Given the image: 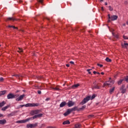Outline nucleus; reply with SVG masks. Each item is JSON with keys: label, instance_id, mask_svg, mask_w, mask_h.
I'll use <instances>...</instances> for the list:
<instances>
[{"label": "nucleus", "instance_id": "nucleus-1", "mask_svg": "<svg viewBox=\"0 0 128 128\" xmlns=\"http://www.w3.org/2000/svg\"><path fill=\"white\" fill-rule=\"evenodd\" d=\"M24 96H26L24 94L20 96V94H14L12 93H10L7 95V98L8 100H12V98H16V102H20V100H24Z\"/></svg>", "mask_w": 128, "mask_h": 128}, {"label": "nucleus", "instance_id": "nucleus-2", "mask_svg": "<svg viewBox=\"0 0 128 128\" xmlns=\"http://www.w3.org/2000/svg\"><path fill=\"white\" fill-rule=\"evenodd\" d=\"M96 98V94H93L92 96H86V98H84V100L80 102V104L81 106H84L85 104H86L88 100H92L94 98Z\"/></svg>", "mask_w": 128, "mask_h": 128}, {"label": "nucleus", "instance_id": "nucleus-3", "mask_svg": "<svg viewBox=\"0 0 128 128\" xmlns=\"http://www.w3.org/2000/svg\"><path fill=\"white\" fill-rule=\"evenodd\" d=\"M40 110H32L30 112V114L31 116H34V114H40Z\"/></svg>", "mask_w": 128, "mask_h": 128}, {"label": "nucleus", "instance_id": "nucleus-4", "mask_svg": "<svg viewBox=\"0 0 128 128\" xmlns=\"http://www.w3.org/2000/svg\"><path fill=\"white\" fill-rule=\"evenodd\" d=\"M40 106V104L38 103H33V104H25V106L28 108V106Z\"/></svg>", "mask_w": 128, "mask_h": 128}, {"label": "nucleus", "instance_id": "nucleus-5", "mask_svg": "<svg viewBox=\"0 0 128 128\" xmlns=\"http://www.w3.org/2000/svg\"><path fill=\"white\" fill-rule=\"evenodd\" d=\"M28 120H30V118H28L26 120H18L16 121V124H24L28 122Z\"/></svg>", "mask_w": 128, "mask_h": 128}, {"label": "nucleus", "instance_id": "nucleus-6", "mask_svg": "<svg viewBox=\"0 0 128 128\" xmlns=\"http://www.w3.org/2000/svg\"><path fill=\"white\" fill-rule=\"evenodd\" d=\"M42 114H38L34 116L33 117L29 118L30 120H34L35 118H42Z\"/></svg>", "mask_w": 128, "mask_h": 128}, {"label": "nucleus", "instance_id": "nucleus-7", "mask_svg": "<svg viewBox=\"0 0 128 128\" xmlns=\"http://www.w3.org/2000/svg\"><path fill=\"white\" fill-rule=\"evenodd\" d=\"M124 88H126L124 85H122V86L120 88V90L121 91L122 94H126V89Z\"/></svg>", "mask_w": 128, "mask_h": 128}, {"label": "nucleus", "instance_id": "nucleus-8", "mask_svg": "<svg viewBox=\"0 0 128 128\" xmlns=\"http://www.w3.org/2000/svg\"><path fill=\"white\" fill-rule=\"evenodd\" d=\"M93 84L94 85L92 87V90H100V86L98 84H96V82H94Z\"/></svg>", "mask_w": 128, "mask_h": 128}, {"label": "nucleus", "instance_id": "nucleus-9", "mask_svg": "<svg viewBox=\"0 0 128 128\" xmlns=\"http://www.w3.org/2000/svg\"><path fill=\"white\" fill-rule=\"evenodd\" d=\"M67 104L68 108H70L71 106H74V102L72 100H69Z\"/></svg>", "mask_w": 128, "mask_h": 128}, {"label": "nucleus", "instance_id": "nucleus-10", "mask_svg": "<svg viewBox=\"0 0 128 128\" xmlns=\"http://www.w3.org/2000/svg\"><path fill=\"white\" fill-rule=\"evenodd\" d=\"M17 112H16V111L12 112L10 114H8V118H10L11 116H16V114Z\"/></svg>", "mask_w": 128, "mask_h": 128}, {"label": "nucleus", "instance_id": "nucleus-11", "mask_svg": "<svg viewBox=\"0 0 128 128\" xmlns=\"http://www.w3.org/2000/svg\"><path fill=\"white\" fill-rule=\"evenodd\" d=\"M118 16L114 15V16H111V18L110 20L112 21L116 20H118Z\"/></svg>", "mask_w": 128, "mask_h": 128}, {"label": "nucleus", "instance_id": "nucleus-12", "mask_svg": "<svg viewBox=\"0 0 128 128\" xmlns=\"http://www.w3.org/2000/svg\"><path fill=\"white\" fill-rule=\"evenodd\" d=\"M70 112H70V108H68V109L67 111L64 114V116H68Z\"/></svg>", "mask_w": 128, "mask_h": 128}, {"label": "nucleus", "instance_id": "nucleus-13", "mask_svg": "<svg viewBox=\"0 0 128 128\" xmlns=\"http://www.w3.org/2000/svg\"><path fill=\"white\" fill-rule=\"evenodd\" d=\"M6 22H8V20H16V18H14L13 17H9L7 18L6 20Z\"/></svg>", "mask_w": 128, "mask_h": 128}, {"label": "nucleus", "instance_id": "nucleus-14", "mask_svg": "<svg viewBox=\"0 0 128 128\" xmlns=\"http://www.w3.org/2000/svg\"><path fill=\"white\" fill-rule=\"evenodd\" d=\"M6 123V120L4 119L0 120V124H4Z\"/></svg>", "mask_w": 128, "mask_h": 128}, {"label": "nucleus", "instance_id": "nucleus-15", "mask_svg": "<svg viewBox=\"0 0 128 128\" xmlns=\"http://www.w3.org/2000/svg\"><path fill=\"white\" fill-rule=\"evenodd\" d=\"M66 102H63L60 104V108H64V106H66Z\"/></svg>", "mask_w": 128, "mask_h": 128}, {"label": "nucleus", "instance_id": "nucleus-16", "mask_svg": "<svg viewBox=\"0 0 128 128\" xmlns=\"http://www.w3.org/2000/svg\"><path fill=\"white\" fill-rule=\"evenodd\" d=\"M78 110V107L77 106H74L72 108H70V112H74L76 110Z\"/></svg>", "mask_w": 128, "mask_h": 128}, {"label": "nucleus", "instance_id": "nucleus-17", "mask_svg": "<svg viewBox=\"0 0 128 128\" xmlns=\"http://www.w3.org/2000/svg\"><path fill=\"white\" fill-rule=\"evenodd\" d=\"M6 93V90L0 91V96H4Z\"/></svg>", "mask_w": 128, "mask_h": 128}, {"label": "nucleus", "instance_id": "nucleus-18", "mask_svg": "<svg viewBox=\"0 0 128 128\" xmlns=\"http://www.w3.org/2000/svg\"><path fill=\"white\" fill-rule=\"evenodd\" d=\"M106 84H110V86H112V84H114V80H108V81L106 82Z\"/></svg>", "mask_w": 128, "mask_h": 128}, {"label": "nucleus", "instance_id": "nucleus-19", "mask_svg": "<svg viewBox=\"0 0 128 128\" xmlns=\"http://www.w3.org/2000/svg\"><path fill=\"white\" fill-rule=\"evenodd\" d=\"M8 108H10V106L8 105L7 106L2 108V110H3L4 112V110H8Z\"/></svg>", "mask_w": 128, "mask_h": 128}, {"label": "nucleus", "instance_id": "nucleus-20", "mask_svg": "<svg viewBox=\"0 0 128 128\" xmlns=\"http://www.w3.org/2000/svg\"><path fill=\"white\" fill-rule=\"evenodd\" d=\"M70 124V120H67L66 121H64L62 122V124Z\"/></svg>", "mask_w": 128, "mask_h": 128}, {"label": "nucleus", "instance_id": "nucleus-21", "mask_svg": "<svg viewBox=\"0 0 128 128\" xmlns=\"http://www.w3.org/2000/svg\"><path fill=\"white\" fill-rule=\"evenodd\" d=\"M6 104V102L2 101L1 103H0V108H2Z\"/></svg>", "mask_w": 128, "mask_h": 128}, {"label": "nucleus", "instance_id": "nucleus-22", "mask_svg": "<svg viewBox=\"0 0 128 128\" xmlns=\"http://www.w3.org/2000/svg\"><path fill=\"white\" fill-rule=\"evenodd\" d=\"M78 86H80V84H74V85L72 86H71V88H78Z\"/></svg>", "mask_w": 128, "mask_h": 128}, {"label": "nucleus", "instance_id": "nucleus-23", "mask_svg": "<svg viewBox=\"0 0 128 128\" xmlns=\"http://www.w3.org/2000/svg\"><path fill=\"white\" fill-rule=\"evenodd\" d=\"M114 92V87H113L112 88H110V94H112V92Z\"/></svg>", "mask_w": 128, "mask_h": 128}, {"label": "nucleus", "instance_id": "nucleus-24", "mask_svg": "<svg viewBox=\"0 0 128 128\" xmlns=\"http://www.w3.org/2000/svg\"><path fill=\"white\" fill-rule=\"evenodd\" d=\"M52 90H60V89L58 88V86H56V88L52 87Z\"/></svg>", "mask_w": 128, "mask_h": 128}, {"label": "nucleus", "instance_id": "nucleus-25", "mask_svg": "<svg viewBox=\"0 0 128 128\" xmlns=\"http://www.w3.org/2000/svg\"><path fill=\"white\" fill-rule=\"evenodd\" d=\"M124 79H122L120 80L118 82V86H120V84H122V82H124Z\"/></svg>", "mask_w": 128, "mask_h": 128}, {"label": "nucleus", "instance_id": "nucleus-26", "mask_svg": "<svg viewBox=\"0 0 128 128\" xmlns=\"http://www.w3.org/2000/svg\"><path fill=\"white\" fill-rule=\"evenodd\" d=\"M27 128H32V124H28L26 125Z\"/></svg>", "mask_w": 128, "mask_h": 128}, {"label": "nucleus", "instance_id": "nucleus-27", "mask_svg": "<svg viewBox=\"0 0 128 128\" xmlns=\"http://www.w3.org/2000/svg\"><path fill=\"white\" fill-rule=\"evenodd\" d=\"M112 34L114 36V38H118V34H114V33L112 32Z\"/></svg>", "mask_w": 128, "mask_h": 128}, {"label": "nucleus", "instance_id": "nucleus-28", "mask_svg": "<svg viewBox=\"0 0 128 128\" xmlns=\"http://www.w3.org/2000/svg\"><path fill=\"white\" fill-rule=\"evenodd\" d=\"M106 62H112V60L110 59V58H106Z\"/></svg>", "mask_w": 128, "mask_h": 128}, {"label": "nucleus", "instance_id": "nucleus-29", "mask_svg": "<svg viewBox=\"0 0 128 128\" xmlns=\"http://www.w3.org/2000/svg\"><path fill=\"white\" fill-rule=\"evenodd\" d=\"M110 86V84H108V83H104L103 84V88H104V86Z\"/></svg>", "mask_w": 128, "mask_h": 128}, {"label": "nucleus", "instance_id": "nucleus-30", "mask_svg": "<svg viewBox=\"0 0 128 128\" xmlns=\"http://www.w3.org/2000/svg\"><path fill=\"white\" fill-rule=\"evenodd\" d=\"M8 28H16V30H18V28H16V26H10V25H9L8 26Z\"/></svg>", "mask_w": 128, "mask_h": 128}, {"label": "nucleus", "instance_id": "nucleus-31", "mask_svg": "<svg viewBox=\"0 0 128 128\" xmlns=\"http://www.w3.org/2000/svg\"><path fill=\"white\" fill-rule=\"evenodd\" d=\"M37 2L42 4L44 0H37Z\"/></svg>", "mask_w": 128, "mask_h": 128}, {"label": "nucleus", "instance_id": "nucleus-32", "mask_svg": "<svg viewBox=\"0 0 128 128\" xmlns=\"http://www.w3.org/2000/svg\"><path fill=\"white\" fill-rule=\"evenodd\" d=\"M36 126H38V123L32 124V128H36Z\"/></svg>", "mask_w": 128, "mask_h": 128}, {"label": "nucleus", "instance_id": "nucleus-33", "mask_svg": "<svg viewBox=\"0 0 128 128\" xmlns=\"http://www.w3.org/2000/svg\"><path fill=\"white\" fill-rule=\"evenodd\" d=\"M12 76H16V78H19V76H20L17 74H15L14 75H12Z\"/></svg>", "mask_w": 128, "mask_h": 128}, {"label": "nucleus", "instance_id": "nucleus-34", "mask_svg": "<svg viewBox=\"0 0 128 128\" xmlns=\"http://www.w3.org/2000/svg\"><path fill=\"white\" fill-rule=\"evenodd\" d=\"M90 70H92V69L87 70V72H88L89 74H92V72H90Z\"/></svg>", "mask_w": 128, "mask_h": 128}, {"label": "nucleus", "instance_id": "nucleus-35", "mask_svg": "<svg viewBox=\"0 0 128 128\" xmlns=\"http://www.w3.org/2000/svg\"><path fill=\"white\" fill-rule=\"evenodd\" d=\"M18 52H22V49L20 48H18Z\"/></svg>", "mask_w": 128, "mask_h": 128}, {"label": "nucleus", "instance_id": "nucleus-36", "mask_svg": "<svg viewBox=\"0 0 128 128\" xmlns=\"http://www.w3.org/2000/svg\"><path fill=\"white\" fill-rule=\"evenodd\" d=\"M86 108V106H83L81 108H80V110H84Z\"/></svg>", "mask_w": 128, "mask_h": 128}, {"label": "nucleus", "instance_id": "nucleus-37", "mask_svg": "<svg viewBox=\"0 0 128 128\" xmlns=\"http://www.w3.org/2000/svg\"><path fill=\"white\" fill-rule=\"evenodd\" d=\"M109 10H110V11H112L114 10V8H112L111 6H109Z\"/></svg>", "mask_w": 128, "mask_h": 128}, {"label": "nucleus", "instance_id": "nucleus-38", "mask_svg": "<svg viewBox=\"0 0 128 128\" xmlns=\"http://www.w3.org/2000/svg\"><path fill=\"white\" fill-rule=\"evenodd\" d=\"M97 66H100V68H102V66H103L102 64H97Z\"/></svg>", "mask_w": 128, "mask_h": 128}, {"label": "nucleus", "instance_id": "nucleus-39", "mask_svg": "<svg viewBox=\"0 0 128 128\" xmlns=\"http://www.w3.org/2000/svg\"><path fill=\"white\" fill-rule=\"evenodd\" d=\"M124 80L128 82V76H126V78H124Z\"/></svg>", "mask_w": 128, "mask_h": 128}, {"label": "nucleus", "instance_id": "nucleus-40", "mask_svg": "<svg viewBox=\"0 0 128 128\" xmlns=\"http://www.w3.org/2000/svg\"><path fill=\"white\" fill-rule=\"evenodd\" d=\"M123 38H124V40H128V37L124 35L123 36Z\"/></svg>", "mask_w": 128, "mask_h": 128}, {"label": "nucleus", "instance_id": "nucleus-41", "mask_svg": "<svg viewBox=\"0 0 128 128\" xmlns=\"http://www.w3.org/2000/svg\"><path fill=\"white\" fill-rule=\"evenodd\" d=\"M93 116H94V114H90L88 116V118H93Z\"/></svg>", "mask_w": 128, "mask_h": 128}, {"label": "nucleus", "instance_id": "nucleus-42", "mask_svg": "<svg viewBox=\"0 0 128 128\" xmlns=\"http://www.w3.org/2000/svg\"><path fill=\"white\" fill-rule=\"evenodd\" d=\"M38 94H42V91L40 90H38Z\"/></svg>", "mask_w": 128, "mask_h": 128}, {"label": "nucleus", "instance_id": "nucleus-43", "mask_svg": "<svg viewBox=\"0 0 128 128\" xmlns=\"http://www.w3.org/2000/svg\"><path fill=\"white\" fill-rule=\"evenodd\" d=\"M0 82H4V78L2 77L0 78Z\"/></svg>", "mask_w": 128, "mask_h": 128}, {"label": "nucleus", "instance_id": "nucleus-44", "mask_svg": "<svg viewBox=\"0 0 128 128\" xmlns=\"http://www.w3.org/2000/svg\"><path fill=\"white\" fill-rule=\"evenodd\" d=\"M108 18L109 20H110V18H112V16H110V14H108Z\"/></svg>", "mask_w": 128, "mask_h": 128}, {"label": "nucleus", "instance_id": "nucleus-45", "mask_svg": "<svg viewBox=\"0 0 128 128\" xmlns=\"http://www.w3.org/2000/svg\"><path fill=\"white\" fill-rule=\"evenodd\" d=\"M26 106V104H24H24H21V105H20V108H24V106Z\"/></svg>", "mask_w": 128, "mask_h": 128}, {"label": "nucleus", "instance_id": "nucleus-46", "mask_svg": "<svg viewBox=\"0 0 128 128\" xmlns=\"http://www.w3.org/2000/svg\"><path fill=\"white\" fill-rule=\"evenodd\" d=\"M50 100V98H48L46 99V102H48V100Z\"/></svg>", "mask_w": 128, "mask_h": 128}, {"label": "nucleus", "instance_id": "nucleus-47", "mask_svg": "<svg viewBox=\"0 0 128 128\" xmlns=\"http://www.w3.org/2000/svg\"><path fill=\"white\" fill-rule=\"evenodd\" d=\"M70 63L71 64H74V62L72 61L70 62Z\"/></svg>", "mask_w": 128, "mask_h": 128}, {"label": "nucleus", "instance_id": "nucleus-48", "mask_svg": "<svg viewBox=\"0 0 128 128\" xmlns=\"http://www.w3.org/2000/svg\"><path fill=\"white\" fill-rule=\"evenodd\" d=\"M44 126H46V125L44 124H42L41 128H43Z\"/></svg>", "mask_w": 128, "mask_h": 128}, {"label": "nucleus", "instance_id": "nucleus-49", "mask_svg": "<svg viewBox=\"0 0 128 128\" xmlns=\"http://www.w3.org/2000/svg\"><path fill=\"white\" fill-rule=\"evenodd\" d=\"M20 92V90H17L16 92V94H18V92Z\"/></svg>", "mask_w": 128, "mask_h": 128}, {"label": "nucleus", "instance_id": "nucleus-50", "mask_svg": "<svg viewBox=\"0 0 128 128\" xmlns=\"http://www.w3.org/2000/svg\"><path fill=\"white\" fill-rule=\"evenodd\" d=\"M47 128H54V127H52V126H47Z\"/></svg>", "mask_w": 128, "mask_h": 128}, {"label": "nucleus", "instance_id": "nucleus-51", "mask_svg": "<svg viewBox=\"0 0 128 128\" xmlns=\"http://www.w3.org/2000/svg\"><path fill=\"white\" fill-rule=\"evenodd\" d=\"M104 4H105V6H108V2H105Z\"/></svg>", "mask_w": 128, "mask_h": 128}, {"label": "nucleus", "instance_id": "nucleus-52", "mask_svg": "<svg viewBox=\"0 0 128 128\" xmlns=\"http://www.w3.org/2000/svg\"><path fill=\"white\" fill-rule=\"evenodd\" d=\"M66 66H68H68H70V64H66Z\"/></svg>", "mask_w": 128, "mask_h": 128}, {"label": "nucleus", "instance_id": "nucleus-53", "mask_svg": "<svg viewBox=\"0 0 128 128\" xmlns=\"http://www.w3.org/2000/svg\"><path fill=\"white\" fill-rule=\"evenodd\" d=\"M93 74H96V72L94 71V72H93Z\"/></svg>", "mask_w": 128, "mask_h": 128}, {"label": "nucleus", "instance_id": "nucleus-54", "mask_svg": "<svg viewBox=\"0 0 128 128\" xmlns=\"http://www.w3.org/2000/svg\"><path fill=\"white\" fill-rule=\"evenodd\" d=\"M2 116H3L2 114H0V118H2Z\"/></svg>", "mask_w": 128, "mask_h": 128}, {"label": "nucleus", "instance_id": "nucleus-55", "mask_svg": "<svg viewBox=\"0 0 128 128\" xmlns=\"http://www.w3.org/2000/svg\"><path fill=\"white\" fill-rule=\"evenodd\" d=\"M101 8H102V11L104 10V7H102Z\"/></svg>", "mask_w": 128, "mask_h": 128}, {"label": "nucleus", "instance_id": "nucleus-56", "mask_svg": "<svg viewBox=\"0 0 128 128\" xmlns=\"http://www.w3.org/2000/svg\"><path fill=\"white\" fill-rule=\"evenodd\" d=\"M97 74H100L99 72H96Z\"/></svg>", "mask_w": 128, "mask_h": 128}, {"label": "nucleus", "instance_id": "nucleus-57", "mask_svg": "<svg viewBox=\"0 0 128 128\" xmlns=\"http://www.w3.org/2000/svg\"><path fill=\"white\" fill-rule=\"evenodd\" d=\"M101 74H104V72H101Z\"/></svg>", "mask_w": 128, "mask_h": 128}, {"label": "nucleus", "instance_id": "nucleus-58", "mask_svg": "<svg viewBox=\"0 0 128 128\" xmlns=\"http://www.w3.org/2000/svg\"><path fill=\"white\" fill-rule=\"evenodd\" d=\"M110 22V20H108V22Z\"/></svg>", "mask_w": 128, "mask_h": 128}, {"label": "nucleus", "instance_id": "nucleus-59", "mask_svg": "<svg viewBox=\"0 0 128 128\" xmlns=\"http://www.w3.org/2000/svg\"><path fill=\"white\" fill-rule=\"evenodd\" d=\"M100 2H104V0H100Z\"/></svg>", "mask_w": 128, "mask_h": 128}, {"label": "nucleus", "instance_id": "nucleus-60", "mask_svg": "<svg viewBox=\"0 0 128 128\" xmlns=\"http://www.w3.org/2000/svg\"><path fill=\"white\" fill-rule=\"evenodd\" d=\"M126 88H128V85L126 86Z\"/></svg>", "mask_w": 128, "mask_h": 128}, {"label": "nucleus", "instance_id": "nucleus-61", "mask_svg": "<svg viewBox=\"0 0 128 128\" xmlns=\"http://www.w3.org/2000/svg\"><path fill=\"white\" fill-rule=\"evenodd\" d=\"M65 86V84H63V86Z\"/></svg>", "mask_w": 128, "mask_h": 128}, {"label": "nucleus", "instance_id": "nucleus-62", "mask_svg": "<svg viewBox=\"0 0 128 128\" xmlns=\"http://www.w3.org/2000/svg\"><path fill=\"white\" fill-rule=\"evenodd\" d=\"M46 20H48L49 19H48V18H46Z\"/></svg>", "mask_w": 128, "mask_h": 128}, {"label": "nucleus", "instance_id": "nucleus-63", "mask_svg": "<svg viewBox=\"0 0 128 128\" xmlns=\"http://www.w3.org/2000/svg\"><path fill=\"white\" fill-rule=\"evenodd\" d=\"M92 68H94V67H92Z\"/></svg>", "mask_w": 128, "mask_h": 128}, {"label": "nucleus", "instance_id": "nucleus-64", "mask_svg": "<svg viewBox=\"0 0 128 128\" xmlns=\"http://www.w3.org/2000/svg\"><path fill=\"white\" fill-rule=\"evenodd\" d=\"M110 80H112V78H110Z\"/></svg>", "mask_w": 128, "mask_h": 128}]
</instances>
